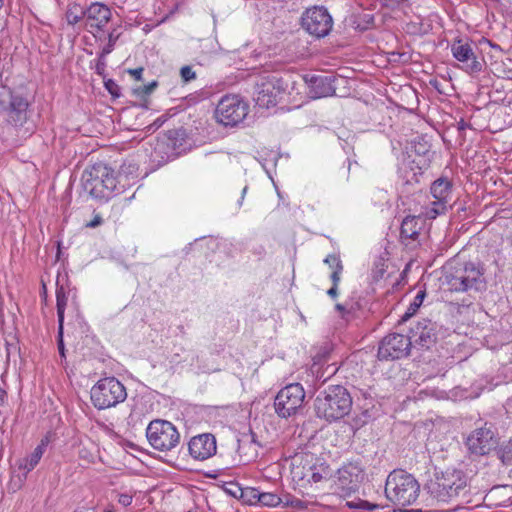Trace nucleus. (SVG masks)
Wrapping results in <instances>:
<instances>
[{
    "label": "nucleus",
    "mask_w": 512,
    "mask_h": 512,
    "mask_svg": "<svg viewBox=\"0 0 512 512\" xmlns=\"http://www.w3.org/2000/svg\"><path fill=\"white\" fill-rule=\"evenodd\" d=\"M63 334H64V325H58V332H57V345H58V351L62 358H65V346H64V340H63Z\"/></svg>",
    "instance_id": "nucleus-35"
},
{
    "label": "nucleus",
    "mask_w": 512,
    "mask_h": 512,
    "mask_svg": "<svg viewBox=\"0 0 512 512\" xmlns=\"http://www.w3.org/2000/svg\"><path fill=\"white\" fill-rule=\"evenodd\" d=\"M65 19L68 25L75 26L77 24H82L85 27L86 8L77 3H70L65 13Z\"/></svg>",
    "instance_id": "nucleus-25"
},
{
    "label": "nucleus",
    "mask_w": 512,
    "mask_h": 512,
    "mask_svg": "<svg viewBox=\"0 0 512 512\" xmlns=\"http://www.w3.org/2000/svg\"><path fill=\"white\" fill-rule=\"evenodd\" d=\"M430 190L435 201L432 202L428 214L431 218H435L446 210V204L452 193V183L447 178L441 177L432 183Z\"/></svg>",
    "instance_id": "nucleus-18"
},
{
    "label": "nucleus",
    "mask_w": 512,
    "mask_h": 512,
    "mask_svg": "<svg viewBox=\"0 0 512 512\" xmlns=\"http://www.w3.org/2000/svg\"><path fill=\"white\" fill-rule=\"evenodd\" d=\"M445 282L450 291L481 292L486 288L484 270L480 265L466 262L445 274Z\"/></svg>",
    "instance_id": "nucleus-5"
},
{
    "label": "nucleus",
    "mask_w": 512,
    "mask_h": 512,
    "mask_svg": "<svg viewBox=\"0 0 512 512\" xmlns=\"http://www.w3.org/2000/svg\"><path fill=\"white\" fill-rule=\"evenodd\" d=\"M257 502L263 506L276 507L282 504L283 499L275 493L262 492L261 494H257Z\"/></svg>",
    "instance_id": "nucleus-29"
},
{
    "label": "nucleus",
    "mask_w": 512,
    "mask_h": 512,
    "mask_svg": "<svg viewBox=\"0 0 512 512\" xmlns=\"http://www.w3.org/2000/svg\"><path fill=\"white\" fill-rule=\"evenodd\" d=\"M334 76H313L310 84V94L313 98L333 96L336 92Z\"/></svg>",
    "instance_id": "nucleus-21"
},
{
    "label": "nucleus",
    "mask_w": 512,
    "mask_h": 512,
    "mask_svg": "<svg viewBox=\"0 0 512 512\" xmlns=\"http://www.w3.org/2000/svg\"><path fill=\"white\" fill-rule=\"evenodd\" d=\"M118 37V35H115V30L111 31L108 34V43L101 50V52H103L104 55H108L114 50V46L116 44Z\"/></svg>",
    "instance_id": "nucleus-33"
},
{
    "label": "nucleus",
    "mask_w": 512,
    "mask_h": 512,
    "mask_svg": "<svg viewBox=\"0 0 512 512\" xmlns=\"http://www.w3.org/2000/svg\"><path fill=\"white\" fill-rule=\"evenodd\" d=\"M28 101L19 94H14L8 87L0 86V113L5 115V121L21 127L27 121Z\"/></svg>",
    "instance_id": "nucleus-8"
},
{
    "label": "nucleus",
    "mask_w": 512,
    "mask_h": 512,
    "mask_svg": "<svg viewBox=\"0 0 512 512\" xmlns=\"http://www.w3.org/2000/svg\"><path fill=\"white\" fill-rule=\"evenodd\" d=\"M405 512H423L421 509H411V510H406Z\"/></svg>",
    "instance_id": "nucleus-56"
},
{
    "label": "nucleus",
    "mask_w": 512,
    "mask_h": 512,
    "mask_svg": "<svg viewBox=\"0 0 512 512\" xmlns=\"http://www.w3.org/2000/svg\"><path fill=\"white\" fill-rule=\"evenodd\" d=\"M332 25V17L324 7L309 8L302 16V27L317 38L328 35Z\"/></svg>",
    "instance_id": "nucleus-13"
},
{
    "label": "nucleus",
    "mask_w": 512,
    "mask_h": 512,
    "mask_svg": "<svg viewBox=\"0 0 512 512\" xmlns=\"http://www.w3.org/2000/svg\"><path fill=\"white\" fill-rule=\"evenodd\" d=\"M321 479H322L321 474H319V473H315V472H314V473H312V480H313L314 482H319V481H321Z\"/></svg>",
    "instance_id": "nucleus-49"
},
{
    "label": "nucleus",
    "mask_w": 512,
    "mask_h": 512,
    "mask_svg": "<svg viewBox=\"0 0 512 512\" xmlns=\"http://www.w3.org/2000/svg\"><path fill=\"white\" fill-rule=\"evenodd\" d=\"M284 506L299 508L302 507V501L299 499H286L282 502Z\"/></svg>",
    "instance_id": "nucleus-43"
},
{
    "label": "nucleus",
    "mask_w": 512,
    "mask_h": 512,
    "mask_svg": "<svg viewBox=\"0 0 512 512\" xmlns=\"http://www.w3.org/2000/svg\"><path fill=\"white\" fill-rule=\"evenodd\" d=\"M7 397V391L0 386V406L5 404Z\"/></svg>",
    "instance_id": "nucleus-46"
},
{
    "label": "nucleus",
    "mask_w": 512,
    "mask_h": 512,
    "mask_svg": "<svg viewBox=\"0 0 512 512\" xmlns=\"http://www.w3.org/2000/svg\"><path fill=\"white\" fill-rule=\"evenodd\" d=\"M50 442V436L45 435L40 443L36 446V448L33 450V452L27 456L26 458L22 459L19 463V468L23 469L25 471V475L32 471L41 460L44 452L46 451V448Z\"/></svg>",
    "instance_id": "nucleus-22"
},
{
    "label": "nucleus",
    "mask_w": 512,
    "mask_h": 512,
    "mask_svg": "<svg viewBox=\"0 0 512 512\" xmlns=\"http://www.w3.org/2000/svg\"><path fill=\"white\" fill-rule=\"evenodd\" d=\"M104 512H115L113 509H106Z\"/></svg>",
    "instance_id": "nucleus-57"
},
{
    "label": "nucleus",
    "mask_w": 512,
    "mask_h": 512,
    "mask_svg": "<svg viewBox=\"0 0 512 512\" xmlns=\"http://www.w3.org/2000/svg\"><path fill=\"white\" fill-rule=\"evenodd\" d=\"M342 270H343V265L333 270V272L331 274V280H332L334 286H338Z\"/></svg>",
    "instance_id": "nucleus-40"
},
{
    "label": "nucleus",
    "mask_w": 512,
    "mask_h": 512,
    "mask_svg": "<svg viewBox=\"0 0 512 512\" xmlns=\"http://www.w3.org/2000/svg\"><path fill=\"white\" fill-rule=\"evenodd\" d=\"M411 332L414 342L421 347L429 348L437 340L436 325L428 319L419 321Z\"/></svg>",
    "instance_id": "nucleus-19"
},
{
    "label": "nucleus",
    "mask_w": 512,
    "mask_h": 512,
    "mask_svg": "<svg viewBox=\"0 0 512 512\" xmlns=\"http://www.w3.org/2000/svg\"><path fill=\"white\" fill-rule=\"evenodd\" d=\"M324 262L326 264H328L333 270L342 266V263H341V260L339 259V257L335 254H330L328 255Z\"/></svg>",
    "instance_id": "nucleus-37"
},
{
    "label": "nucleus",
    "mask_w": 512,
    "mask_h": 512,
    "mask_svg": "<svg viewBox=\"0 0 512 512\" xmlns=\"http://www.w3.org/2000/svg\"><path fill=\"white\" fill-rule=\"evenodd\" d=\"M143 70L144 69L142 67L130 69L129 74L133 76L136 80L140 81L142 79Z\"/></svg>",
    "instance_id": "nucleus-45"
},
{
    "label": "nucleus",
    "mask_w": 512,
    "mask_h": 512,
    "mask_svg": "<svg viewBox=\"0 0 512 512\" xmlns=\"http://www.w3.org/2000/svg\"><path fill=\"white\" fill-rule=\"evenodd\" d=\"M509 488H511V489H512V486H509Z\"/></svg>",
    "instance_id": "nucleus-59"
},
{
    "label": "nucleus",
    "mask_w": 512,
    "mask_h": 512,
    "mask_svg": "<svg viewBox=\"0 0 512 512\" xmlns=\"http://www.w3.org/2000/svg\"><path fill=\"white\" fill-rule=\"evenodd\" d=\"M465 445L470 454L484 456L497 447L498 441L492 428L485 424L467 436Z\"/></svg>",
    "instance_id": "nucleus-14"
},
{
    "label": "nucleus",
    "mask_w": 512,
    "mask_h": 512,
    "mask_svg": "<svg viewBox=\"0 0 512 512\" xmlns=\"http://www.w3.org/2000/svg\"><path fill=\"white\" fill-rule=\"evenodd\" d=\"M103 223V219L99 214L94 215L93 219L86 224L89 228H96Z\"/></svg>",
    "instance_id": "nucleus-42"
},
{
    "label": "nucleus",
    "mask_w": 512,
    "mask_h": 512,
    "mask_svg": "<svg viewBox=\"0 0 512 512\" xmlns=\"http://www.w3.org/2000/svg\"><path fill=\"white\" fill-rule=\"evenodd\" d=\"M162 123H163V122H162V121H160V119H157V120L154 122V124H153V125H154V126L156 127V129H157V128H159V127L162 125Z\"/></svg>",
    "instance_id": "nucleus-53"
},
{
    "label": "nucleus",
    "mask_w": 512,
    "mask_h": 512,
    "mask_svg": "<svg viewBox=\"0 0 512 512\" xmlns=\"http://www.w3.org/2000/svg\"><path fill=\"white\" fill-rule=\"evenodd\" d=\"M425 295H426L425 291H419L417 293V295L415 296L413 302L409 305L407 311L402 316V321L408 320L410 317H412L417 312V310L419 309V307L423 303Z\"/></svg>",
    "instance_id": "nucleus-30"
},
{
    "label": "nucleus",
    "mask_w": 512,
    "mask_h": 512,
    "mask_svg": "<svg viewBox=\"0 0 512 512\" xmlns=\"http://www.w3.org/2000/svg\"><path fill=\"white\" fill-rule=\"evenodd\" d=\"M146 438L154 450L169 452L179 444L180 433L170 421L154 419L146 428Z\"/></svg>",
    "instance_id": "nucleus-7"
},
{
    "label": "nucleus",
    "mask_w": 512,
    "mask_h": 512,
    "mask_svg": "<svg viewBox=\"0 0 512 512\" xmlns=\"http://www.w3.org/2000/svg\"><path fill=\"white\" fill-rule=\"evenodd\" d=\"M90 398L94 407L104 410L117 406L127 398L125 386L115 377L100 379L92 388Z\"/></svg>",
    "instance_id": "nucleus-6"
},
{
    "label": "nucleus",
    "mask_w": 512,
    "mask_h": 512,
    "mask_svg": "<svg viewBox=\"0 0 512 512\" xmlns=\"http://www.w3.org/2000/svg\"><path fill=\"white\" fill-rule=\"evenodd\" d=\"M424 490L437 503L466 500L469 495L468 478L461 470L448 469L435 473L434 477L424 485Z\"/></svg>",
    "instance_id": "nucleus-1"
},
{
    "label": "nucleus",
    "mask_w": 512,
    "mask_h": 512,
    "mask_svg": "<svg viewBox=\"0 0 512 512\" xmlns=\"http://www.w3.org/2000/svg\"><path fill=\"white\" fill-rule=\"evenodd\" d=\"M453 57L461 63V69L469 74H476L482 70V63L477 59L472 45L462 40L455 41L451 46Z\"/></svg>",
    "instance_id": "nucleus-15"
},
{
    "label": "nucleus",
    "mask_w": 512,
    "mask_h": 512,
    "mask_svg": "<svg viewBox=\"0 0 512 512\" xmlns=\"http://www.w3.org/2000/svg\"><path fill=\"white\" fill-rule=\"evenodd\" d=\"M247 188H248V187H247V186H245V187L243 188V190H242L241 197H240V200H239V206H241V205H242V202H243V200H244L245 194H246V192H247Z\"/></svg>",
    "instance_id": "nucleus-51"
},
{
    "label": "nucleus",
    "mask_w": 512,
    "mask_h": 512,
    "mask_svg": "<svg viewBox=\"0 0 512 512\" xmlns=\"http://www.w3.org/2000/svg\"><path fill=\"white\" fill-rule=\"evenodd\" d=\"M305 390L299 383H291L283 387L275 396L274 409L281 418L295 416L302 409Z\"/></svg>",
    "instance_id": "nucleus-9"
},
{
    "label": "nucleus",
    "mask_w": 512,
    "mask_h": 512,
    "mask_svg": "<svg viewBox=\"0 0 512 512\" xmlns=\"http://www.w3.org/2000/svg\"><path fill=\"white\" fill-rule=\"evenodd\" d=\"M503 77H506V78H509V79H512V70H509L508 72H505Z\"/></svg>",
    "instance_id": "nucleus-52"
},
{
    "label": "nucleus",
    "mask_w": 512,
    "mask_h": 512,
    "mask_svg": "<svg viewBox=\"0 0 512 512\" xmlns=\"http://www.w3.org/2000/svg\"><path fill=\"white\" fill-rule=\"evenodd\" d=\"M411 338L399 333L385 336L378 347V358L381 361L397 360L409 355Z\"/></svg>",
    "instance_id": "nucleus-12"
},
{
    "label": "nucleus",
    "mask_w": 512,
    "mask_h": 512,
    "mask_svg": "<svg viewBox=\"0 0 512 512\" xmlns=\"http://www.w3.org/2000/svg\"><path fill=\"white\" fill-rule=\"evenodd\" d=\"M509 486H494L485 496V499L492 502L496 506L505 505L506 499L502 497V493L507 490Z\"/></svg>",
    "instance_id": "nucleus-28"
},
{
    "label": "nucleus",
    "mask_w": 512,
    "mask_h": 512,
    "mask_svg": "<svg viewBox=\"0 0 512 512\" xmlns=\"http://www.w3.org/2000/svg\"><path fill=\"white\" fill-rule=\"evenodd\" d=\"M184 141V132L181 129H172L168 130L163 138L158 140L154 152H162L165 149L168 151L166 152L168 160L171 156H175L176 150L182 146V142Z\"/></svg>",
    "instance_id": "nucleus-20"
},
{
    "label": "nucleus",
    "mask_w": 512,
    "mask_h": 512,
    "mask_svg": "<svg viewBox=\"0 0 512 512\" xmlns=\"http://www.w3.org/2000/svg\"><path fill=\"white\" fill-rule=\"evenodd\" d=\"M423 221L418 216H406L400 229V237L404 240H416L422 229Z\"/></svg>",
    "instance_id": "nucleus-23"
},
{
    "label": "nucleus",
    "mask_w": 512,
    "mask_h": 512,
    "mask_svg": "<svg viewBox=\"0 0 512 512\" xmlns=\"http://www.w3.org/2000/svg\"><path fill=\"white\" fill-rule=\"evenodd\" d=\"M346 505L351 509H363V510H374L379 508L380 506L378 504L370 503L366 500L358 499L356 501H349L346 503Z\"/></svg>",
    "instance_id": "nucleus-32"
},
{
    "label": "nucleus",
    "mask_w": 512,
    "mask_h": 512,
    "mask_svg": "<svg viewBox=\"0 0 512 512\" xmlns=\"http://www.w3.org/2000/svg\"><path fill=\"white\" fill-rule=\"evenodd\" d=\"M356 466L348 465L338 470V481L342 488L348 483L349 492L355 491L358 483L359 473Z\"/></svg>",
    "instance_id": "nucleus-24"
},
{
    "label": "nucleus",
    "mask_w": 512,
    "mask_h": 512,
    "mask_svg": "<svg viewBox=\"0 0 512 512\" xmlns=\"http://www.w3.org/2000/svg\"><path fill=\"white\" fill-rule=\"evenodd\" d=\"M42 289H43L44 298L46 299V285L44 283L42 285Z\"/></svg>",
    "instance_id": "nucleus-55"
},
{
    "label": "nucleus",
    "mask_w": 512,
    "mask_h": 512,
    "mask_svg": "<svg viewBox=\"0 0 512 512\" xmlns=\"http://www.w3.org/2000/svg\"><path fill=\"white\" fill-rule=\"evenodd\" d=\"M495 449L497 457L504 465L512 463V440L501 443Z\"/></svg>",
    "instance_id": "nucleus-27"
},
{
    "label": "nucleus",
    "mask_w": 512,
    "mask_h": 512,
    "mask_svg": "<svg viewBox=\"0 0 512 512\" xmlns=\"http://www.w3.org/2000/svg\"><path fill=\"white\" fill-rule=\"evenodd\" d=\"M247 493L249 495V501L251 503H258L257 494H261L262 492H260L258 489L250 488Z\"/></svg>",
    "instance_id": "nucleus-44"
},
{
    "label": "nucleus",
    "mask_w": 512,
    "mask_h": 512,
    "mask_svg": "<svg viewBox=\"0 0 512 512\" xmlns=\"http://www.w3.org/2000/svg\"><path fill=\"white\" fill-rule=\"evenodd\" d=\"M133 501V495L128 493H120L118 494V502L124 506L127 507L132 504Z\"/></svg>",
    "instance_id": "nucleus-39"
},
{
    "label": "nucleus",
    "mask_w": 512,
    "mask_h": 512,
    "mask_svg": "<svg viewBox=\"0 0 512 512\" xmlns=\"http://www.w3.org/2000/svg\"><path fill=\"white\" fill-rule=\"evenodd\" d=\"M353 164L357 165V162L356 161H351V160L347 159V169H346L347 173L350 172Z\"/></svg>",
    "instance_id": "nucleus-50"
},
{
    "label": "nucleus",
    "mask_w": 512,
    "mask_h": 512,
    "mask_svg": "<svg viewBox=\"0 0 512 512\" xmlns=\"http://www.w3.org/2000/svg\"><path fill=\"white\" fill-rule=\"evenodd\" d=\"M285 89L283 80L276 75L259 77L255 83L254 100L256 105L265 109L275 107Z\"/></svg>",
    "instance_id": "nucleus-10"
},
{
    "label": "nucleus",
    "mask_w": 512,
    "mask_h": 512,
    "mask_svg": "<svg viewBox=\"0 0 512 512\" xmlns=\"http://www.w3.org/2000/svg\"><path fill=\"white\" fill-rule=\"evenodd\" d=\"M180 75L184 82H189L196 78V73L193 71L192 67H190V66H183L180 69Z\"/></svg>",
    "instance_id": "nucleus-36"
},
{
    "label": "nucleus",
    "mask_w": 512,
    "mask_h": 512,
    "mask_svg": "<svg viewBox=\"0 0 512 512\" xmlns=\"http://www.w3.org/2000/svg\"><path fill=\"white\" fill-rule=\"evenodd\" d=\"M338 286H332L328 291H327V294L332 297V298H335L338 294V289H337Z\"/></svg>",
    "instance_id": "nucleus-47"
},
{
    "label": "nucleus",
    "mask_w": 512,
    "mask_h": 512,
    "mask_svg": "<svg viewBox=\"0 0 512 512\" xmlns=\"http://www.w3.org/2000/svg\"><path fill=\"white\" fill-rule=\"evenodd\" d=\"M158 86L157 81H152L145 85H140L138 87L133 88V94L139 98H144L150 95L155 88Z\"/></svg>",
    "instance_id": "nucleus-31"
},
{
    "label": "nucleus",
    "mask_w": 512,
    "mask_h": 512,
    "mask_svg": "<svg viewBox=\"0 0 512 512\" xmlns=\"http://www.w3.org/2000/svg\"><path fill=\"white\" fill-rule=\"evenodd\" d=\"M457 127H458V130L462 131V130H465L466 128L469 127V124L467 122H465L463 119H461L458 123H457Z\"/></svg>",
    "instance_id": "nucleus-48"
},
{
    "label": "nucleus",
    "mask_w": 512,
    "mask_h": 512,
    "mask_svg": "<svg viewBox=\"0 0 512 512\" xmlns=\"http://www.w3.org/2000/svg\"><path fill=\"white\" fill-rule=\"evenodd\" d=\"M111 19V9L103 3L94 2L86 8L85 29L95 36V32L104 31Z\"/></svg>",
    "instance_id": "nucleus-16"
},
{
    "label": "nucleus",
    "mask_w": 512,
    "mask_h": 512,
    "mask_svg": "<svg viewBox=\"0 0 512 512\" xmlns=\"http://www.w3.org/2000/svg\"><path fill=\"white\" fill-rule=\"evenodd\" d=\"M248 104L238 95H225L219 101L215 117L224 126H236L248 114Z\"/></svg>",
    "instance_id": "nucleus-11"
},
{
    "label": "nucleus",
    "mask_w": 512,
    "mask_h": 512,
    "mask_svg": "<svg viewBox=\"0 0 512 512\" xmlns=\"http://www.w3.org/2000/svg\"><path fill=\"white\" fill-rule=\"evenodd\" d=\"M56 285V308L58 325H64V314L68 302V295L65 287L59 284V280H57Z\"/></svg>",
    "instance_id": "nucleus-26"
},
{
    "label": "nucleus",
    "mask_w": 512,
    "mask_h": 512,
    "mask_svg": "<svg viewBox=\"0 0 512 512\" xmlns=\"http://www.w3.org/2000/svg\"><path fill=\"white\" fill-rule=\"evenodd\" d=\"M81 181L84 191L96 199H109L117 187L114 170L103 163L86 169Z\"/></svg>",
    "instance_id": "nucleus-4"
},
{
    "label": "nucleus",
    "mask_w": 512,
    "mask_h": 512,
    "mask_svg": "<svg viewBox=\"0 0 512 512\" xmlns=\"http://www.w3.org/2000/svg\"><path fill=\"white\" fill-rule=\"evenodd\" d=\"M420 485L412 474L393 470L385 483V496L394 506L412 505L418 498Z\"/></svg>",
    "instance_id": "nucleus-3"
},
{
    "label": "nucleus",
    "mask_w": 512,
    "mask_h": 512,
    "mask_svg": "<svg viewBox=\"0 0 512 512\" xmlns=\"http://www.w3.org/2000/svg\"><path fill=\"white\" fill-rule=\"evenodd\" d=\"M106 56L107 55H104L103 52H100L99 55H98V59L96 60V64H95V71L98 75H101L103 76L104 73H105V69H106Z\"/></svg>",
    "instance_id": "nucleus-34"
},
{
    "label": "nucleus",
    "mask_w": 512,
    "mask_h": 512,
    "mask_svg": "<svg viewBox=\"0 0 512 512\" xmlns=\"http://www.w3.org/2000/svg\"><path fill=\"white\" fill-rule=\"evenodd\" d=\"M384 272H385V269H384V264H383L382 260L375 262V267L372 270L373 278L375 280H378L379 278H381L383 276Z\"/></svg>",
    "instance_id": "nucleus-38"
},
{
    "label": "nucleus",
    "mask_w": 512,
    "mask_h": 512,
    "mask_svg": "<svg viewBox=\"0 0 512 512\" xmlns=\"http://www.w3.org/2000/svg\"><path fill=\"white\" fill-rule=\"evenodd\" d=\"M190 456L198 461H204L217 452L216 438L211 433H203L192 437L188 443Z\"/></svg>",
    "instance_id": "nucleus-17"
},
{
    "label": "nucleus",
    "mask_w": 512,
    "mask_h": 512,
    "mask_svg": "<svg viewBox=\"0 0 512 512\" xmlns=\"http://www.w3.org/2000/svg\"><path fill=\"white\" fill-rule=\"evenodd\" d=\"M105 87L109 91L110 94H112L114 96L118 95L117 94L118 85L113 80L110 79L107 82H105Z\"/></svg>",
    "instance_id": "nucleus-41"
},
{
    "label": "nucleus",
    "mask_w": 512,
    "mask_h": 512,
    "mask_svg": "<svg viewBox=\"0 0 512 512\" xmlns=\"http://www.w3.org/2000/svg\"><path fill=\"white\" fill-rule=\"evenodd\" d=\"M336 309H337L338 311H341V312L345 310V308H344V306H343L342 304H337V305H336Z\"/></svg>",
    "instance_id": "nucleus-54"
},
{
    "label": "nucleus",
    "mask_w": 512,
    "mask_h": 512,
    "mask_svg": "<svg viewBox=\"0 0 512 512\" xmlns=\"http://www.w3.org/2000/svg\"><path fill=\"white\" fill-rule=\"evenodd\" d=\"M352 405V397L342 385L328 386L314 401L316 415L328 422L338 421L349 415Z\"/></svg>",
    "instance_id": "nucleus-2"
},
{
    "label": "nucleus",
    "mask_w": 512,
    "mask_h": 512,
    "mask_svg": "<svg viewBox=\"0 0 512 512\" xmlns=\"http://www.w3.org/2000/svg\"><path fill=\"white\" fill-rule=\"evenodd\" d=\"M4 0H0V8L3 6Z\"/></svg>",
    "instance_id": "nucleus-58"
}]
</instances>
